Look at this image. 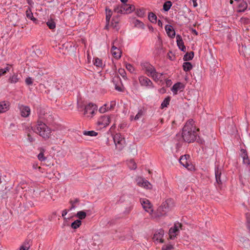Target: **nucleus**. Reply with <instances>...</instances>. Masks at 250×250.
<instances>
[{
	"instance_id": "f257e3e1",
	"label": "nucleus",
	"mask_w": 250,
	"mask_h": 250,
	"mask_svg": "<svg viewBox=\"0 0 250 250\" xmlns=\"http://www.w3.org/2000/svg\"><path fill=\"white\" fill-rule=\"evenodd\" d=\"M192 119L189 120L184 125L182 130V138L185 142L188 143L193 142L197 136L198 129L194 125Z\"/></svg>"
},
{
	"instance_id": "f03ea898",
	"label": "nucleus",
	"mask_w": 250,
	"mask_h": 250,
	"mask_svg": "<svg viewBox=\"0 0 250 250\" xmlns=\"http://www.w3.org/2000/svg\"><path fill=\"white\" fill-rule=\"evenodd\" d=\"M32 130L44 140H47L51 136L52 130L45 123L39 120L36 125L33 126Z\"/></svg>"
},
{
	"instance_id": "7ed1b4c3",
	"label": "nucleus",
	"mask_w": 250,
	"mask_h": 250,
	"mask_svg": "<svg viewBox=\"0 0 250 250\" xmlns=\"http://www.w3.org/2000/svg\"><path fill=\"white\" fill-rule=\"evenodd\" d=\"M143 68L145 70L146 74L151 77L154 81H159L163 75V73L157 72L153 66L149 63H144L142 65Z\"/></svg>"
},
{
	"instance_id": "20e7f679",
	"label": "nucleus",
	"mask_w": 250,
	"mask_h": 250,
	"mask_svg": "<svg viewBox=\"0 0 250 250\" xmlns=\"http://www.w3.org/2000/svg\"><path fill=\"white\" fill-rule=\"evenodd\" d=\"M134 10L135 6L133 5L127 4L126 3L117 5L114 8L115 12L122 14H129Z\"/></svg>"
},
{
	"instance_id": "39448f33",
	"label": "nucleus",
	"mask_w": 250,
	"mask_h": 250,
	"mask_svg": "<svg viewBox=\"0 0 250 250\" xmlns=\"http://www.w3.org/2000/svg\"><path fill=\"white\" fill-rule=\"evenodd\" d=\"M51 90L52 91L57 92L60 91L62 92L63 91L68 90V84L67 82L64 80H60L58 82H54L52 87Z\"/></svg>"
},
{
	"instance_id": "423d86ee",
	"label": "nucleus",
	"mask_w": 250,
	"mask_h": 250,
	"mask_svg": "<svg viewBox=\"0 0 250 250\" xmlns=\"http://www.w3.org/2000/svg\"><path fill=\"white\" fill-rule=\"evenodd\" d=\"M113 140L116 148L119 151L122 150L125 146V141L122 135L120 133H116L113 136Z\"/></svg>"
},
{
	"instance_id": "0eeeda50",
	"label": "nucleus",
	"mask_w": 250,
	"mask_h": 250,
	"mask_svg": "<svg viewBox=\"0 0 250 250\" xmlns=\"http://www.w3.org/2000/svg\"><path fill=\"white\" fill-rule=\"evenodd\" d=\"M170 201V200H167L163 202L162 205L158 208L156 211V216L157 217L162 216L166 214L169 208L168 202Z\"/></svg>"
},
{
	"instance_id": "6e6552de",
	"label": "nucleus",
	"mask_w": 250,
	"mask_h": 250,
	"mask_svg": "<svg viewBox=\"0 0 250 250\" xmlns=\"http://www.w3.org/2000/svg\"><path fill=\"white\" fill-rule=\"evenodd\" d=\"M97 110V105L90 103L85 106L84 114L87 117H92Z\"/></svg>"
},
{
	"instance_id": "1a4fd4ad",
	"label": "nucleus",
	"mask_w": 250,
	"mask_h": 250,
	"mask_svg": "<svg viewBox=\"0 0 250 250\" xmlns=\"http://www.w3.org/2000/svg\"><path fill=\"white\" fill-rule=\"evenodd\" d=\"M189 158V155L186 154L181 156L179 159L180 163L183 167H185L188 169H190L192 168V165L190 164Z\"/></svg>"
},
{
	"instance_id": "9d476101",
	"label": "nucleus",
	"mask_w": 250,
	"mask_h": 250,
	"mask_svg": "<svg viewBox=\"0 0 250 250\" xmlns=\"http://www.w3.org/2000/svg\"><path fill=\"white\" fill-rule=\"evenodd\" d=\"M136 181L137 182V185L140 187H143L146 189H151L152 188V186L147 180L145 179L139 177L136 178Z\"/></svg>"
},
{
	"instance_id": "9b49d317",
	"label": "nucleus",
	"mask_w": 250,
	"mask_h": 250,
	"mask_svg": "<svg viewBox=\"0 0 250 250\" xmlns=\"http://www.w3.org/2000/svg\"><path fill=\"white\" fill-rule=\"evenodd\" d=\"M110 123V117L107 115L102 116L99 118L97 125L101 126V127H105Z\"/></svg>"
},
{
	"instance_id": "f8f14e48",
	"label": "nucleus",
	"mask_w": 250,
	"mask_h": 250,
	"mask_svg": "<svg viewBox=\"0 0 250 250\" xmlns=\"http://www.w3.org/2000/svg\"><path fill=\"white\" fill-rule=\"evenodd\" d=\"M182 224L179 222L176 223L174 224V227L171 228L169 230V238L173 239L176 237L177 234L176 232L179 231V228H181Z\"/></svg>"
},
{
	"instance_id": "ddd939ff",
	"label": "nucleus",
	"mask_w": 250,
	"mask_h": 250,
	"mask_svg": "<svg viewBox=\"0 0 250 250\" xmlns=\"http://www.w3.org/2000/svg\"><path fill=\"white\" fill-rule=\"evenodd\" d=\"M139 81L140 84L143 86H146L148 87H153V83L151 80L144 76H140L139 78Z\"/></svg>"
},
{
	"instance_id": "4468645a",
	"label": "nucleus",
	"mask_w": 250,
	"mask_h": 250,
	"mask_svg": "<svg viewBox=\"0 0 250 250\" xmlns=\"http://www.w3.org/2000/svg\"><path fill=\"white\" fill-rule=\"evenodd\" d=\"M140 202L143 206L144 209L147 212H152V205L150 201L146 198L141 199Z\"/></svg>"
},
{
	"instance_id": "2eb2a0df",
	"label": "nucleus",
	"mask_w": 250,
	"mask_h": 250,
	"mask_svg": "<svg viewBox=\"0 0 250 250\" xmlns=\"http://www.w3.org/2000/svg\"><path fill=\"white\" fill-rule=\"evenodd\" d=\"M164 235V230L162 229H159L158 231L155 232L154 234L153 239L154 241L158 243H163V237Z\"/></svg>"
},
{
	"instance_id": "dca6fc26",
	"label": "nucleus",
	"mask_w": 250,
	"mask_h": 250,
	"mask_svg": "<svg viewBox=\"0 0 250 250\" xmlns=\"http://www.w3.org/2000/svg\"><path fill=\"white\" fill-rule=\"evenodd\" d=\"M240 156L243 159V162L244 164L250 165V160L249 159L248 153L246 149H241L240 150Z\"/></svg>"
},
{
	"instance_id": "f3484780",
	"label": "nucleus",
	"mask_w": 250,
	"mask_h": 250,
	"mask_svg": "<svg viewBox=\"0 0 250 250\" xmlns=\"http://www.w3.org/2000/svg\"><path fill=\"white\" fill-rule=\"evenodd\" d=\"M222 174V168L219 166H216L215 168V175L216 182L218 184H222V181L221 180V176Z\"/></svg>"
},
{
	"instance_id": "a211bd4d",
	"label": "nucleus",
	"mask_w": 250,
	"mask_h": 250,
	"mask_svg": "<svg viewBox=\"0 0 250 250\" xmlns=\"http://www.w3.org/2000/svg\"><path fill=\"white\" fill-rule=\"evenodd\" d=\"M111 51L113 56L115 58L119 59L121 58L122 54L121 51L114 44L112 46Z\"/></svg>"
},
{
	"instance_id": "6ab92c4d",
	"label": "nucleus",
	"mask_w": 250,
	"mask_h": 250,
	"mask_svg": "<svg viewBox=\"0 0 250 250\" xmlns=\"http://www.w3.org/2000/svg\"><path fill=\"white\" fill-rule=\"evenodd\" d=\"M184 88L183 84L180 83L178 82L175 83L172 87L171 88V91L173 92L174 94L176 95L177 94L178 91L181 90L182 89Z\"/></svg>"
},
{
	"instance_id": "aec40b11",
	"label": "nucleus",
	"mask_w": 250,
	"mask_h": 250,
	"mask_svg": "<svg viewBox=\"0 0 250 250\" xmlns=\"http://www.w3.org/2000/svg\"><path fill=\"white\" fill-rule=\"evenodd\" d=\"M165 30L167 35L170 38H173L175 35V32L172 27L170 25H166Z\"/></svg>"
},
{
	"instance_id": "412c9836",
	"label": "nucleus",
	"mask_w": 250,
	"mask_h": 250,
	"mask_svg": "<svg viewBox=\"0 0 250 250\" xmlns=\"http://www.w3.org/2000/svg\"><path fill=\"white\" fill-rule=\"evenodd\" d=\"M20 80V78L18 77L17 73H14L12 76H10L8 79V82L11 83H16Z\"/></svg>"
},
{
	"instance_id": "4be33fe9",
	"label": "nucleus",
	"mask_w": 250,
	"mask_h": 250,
	"mask_svg": "<svg viewBox=\"0 0 250 250\" xmlns=\"http://www.w3.org/2000/svg\"><path fill=\"white\" fill-rule=\"evenodd\" d=\"M21 115L22 117H26L29 116L30 112V109L28 106H22L21 108Z\"/></svg>"
},
{
	"instance_id": "5701e85b",
	"label": "nucleus",
	"mask_w": 250,
	"mask_h": 250,
	"mask_svg": "<svg viewBox=\"0 0 250 250\" xmlns=\"http://www.w3.org/2000/svg\"><path fill=\"white\" fill-rule=\"evenodd\" d=\"M9 104L5 102H0V113L6 112L8 110Z\"/></svg>"
},
{
	"instance_id": "b1692460",
	"label": "nucleus",
	"mask_w": 250,
	"mask_h": 250,
	"mask_svg": "<svg viewBox=\"0 0 250 250\" xmlns=\"http://www.w3.org/2000/svg\"><path fill=\"white\" fill-rule=\"evenodd\" d=\"M26 16L28 19L33 21L34 22H35L37 21V19L33 16L31 8L29 7L26 11Z\"/></svg>"
},
{
	"instance_id": "393cba45",
	"label": "nucleus",
	"mask_w": 250,
	"mask_h": 250,
	"mask_svg": "<svg viewBox=\"0 0 250 250\" xmlns=\"http://www.w3.org/2000/svg\"><path fill=\"white\" fill-rule=\"evenodd\" d=\"M132 23L134 26L140 29L144 28V24L139 20H134L132 21Z\"/></svg>"
},
{
	"instance_id": "a878e982",
	"label": "nucleus",
	"mask_w": 250,
	"mask_h": 250,
	"mask_svg": "<svg viewBox=\"0 0 250 250\" xmlns=\"http://www.w3.org/2000/svg\"><path fill=\"white\" fill-rule=\"evenodd\" d=\"M183 68L185 71L188 72L192 68V65L189 62H185L183 63Z\"/></svg>"
},
{
	"instance_id": "bb28decb",
	"label": "nucleus",
	"mask_w": 250,
	"mask_h": 250,
	"mask_svg": "<svg viewBox=\"0 0 250 250\" xmlns=\"http://www.w3.org/2000/svg\"><path fill=\"white\" fill-rule=\"evenodd\" d=\"M194 57V52L190 51V52L187 53L183 57V60L185 61H190L193 59Z\"/></svg>"
},
{
	"instance_id": "cd10ccee",
	"label": "nucleus",
	"mask_w": 250,
	"mask_h": 250,
	"mask_svg": "<svg viewBox=\"0 0 250 250\" xmlns=\"http://www.w3.org/2000/svg\"><path fill=\"white\" fill-rule=\"evenodd\" d=\"M148 20L151 22L153 23L157 22V16L153 13H149L148 15Z\"/></svg>"
},
{
	"instance_id": "c85d7f7f",
	"label": "nucleus",
	"mask_w": 250,
	"mask_h": 250,
	"mask_svg": "<svg viewBox=\"0 0 250 250\" xmlns=\"http://www.w3.org/2000/svg\"><path fill=\"white\" fill-rule=\"evenodd\" d=\"M176 39L177 44L179 48L185 45L182 38L180 35H177L176 37Z\"/></svg>"
},
{
	"instance_id": "c756f323",
	"label": "nucleus",
	"mask_w": 250,
	"mask_h": 250,
	"mask_svg": "<svg viewBox=\"0 0 250 250\" xmlns=\"http://www.w3.org/2000/svg\"><path fill=\"white\" fill-rule=\"evenodd\" d=\"M42 118L44 121L46 122L47 123H51L53 121V117L52 115L47 113L44 114Z\"/></svg>"
},
{
	"instance_id": "7c9ffc66",
	"label": "nucleus",
	"mask_w": 250,
	"mask_h": 250,
	"mask_svg": "<svg viewBox=\"0 0 250 250\" xmlns=\"http://www.w3.org/2000/svg\"><path fill=\"white\" fill-rule=\"evenodd\" d=\"M46 24L50 29H54L56 27V23L52 19L49 20L46 22Z\"/></svg>"
},
{
	"instance_id": "2f4dec72",
	"label": "nucleus",
	"mask_w": 250,
	"mask_h": 250,
	"mask_svg": "<svg viewBox=\"0 0 250 250\" xmlns=\"http://www.w3.org/2000/svg\"><path fill=\"white\" fill-rule=\"evenodd\" d=\"M83 134L85 136H89L91 137L96 136L98 135V133L95 131H86L84 130L83 132Z\"/></svg>"
},
{
	"instance_id": "473e14b6",
	"label": "nucleus",
	"mask_w": 250,
	"mask_h": 250,
	"mask_svg": "<svg viewBox=\"0 0 250 250\" xmlns=\"http://www.w3.org/2000/svg\"><path fill=\"white\" fill-rule=\"evenodd\" d=\"M172 6V2L170 1H167L163 5V9L165 11H168Z\"/></svg>"
},
{
	"instance_id": "72a5a7b5",
	"label": "nucleus",
	"mask_w": 250,
	"mask_h": 250,
	"mask_svg": "<svg viewBox=\"0 0 250 250\" xmlns=\"http://www.w3.org/2000/svg\"><path fill=\"white\" fill-rule=\"evenodd\" d=\"M76 216L79 219V220H82L85 218L86 214L84 211H79L77 213Z\"/></svg>"
},
{
	"instance_id": "f704fd0d",
	"label": "nucleus",
	"mask_w": 250,
	"mask_h": 250,
	"mask_svg": "<svg viewBox=\"0 0 250 250\" xmlns=\"http://www.w3.org/2000/svg\"><path fill=\"white\" fill-rule=\"evenodd\" d=\"M127 165L130 169H135L137 167L136 163L133 160H130L127 162Z\"/></svg>"
},
{
	"instance_id": "c9c22d12",
	"label": "nucleus",
	"mask_w": 250,
	"mask_h": 250,
	"mask_svg": "<svg viewBox=\"0 0 250 250\" xmlns=\"http://www.w3.org/2000/svg\"><path fill=\"white\" fill-rule=\"evenodd\" d=\"M82 222L80 220H76L72 223L71 226L74 229L78 228L81 225Z\"/></svg>"
},
{
	"instance_id": "e433bc0d",
	"label": "nucleus",
	"mask_w": 250,
	"mask_h": 250,
	"mask_svg": "<svg viewBox=\"0 0 250 250\" xmlns=\"http://www.w3.org/2000/svg\"><path fill=\"white\" fill-rule=\"evenodd\" d=\"M170 98L169 97L166 98L161 104V108H164L167 106L170 102Z\"/></svg>"
},
{
	"instance_id": "4c0bfd02",
	"label": "nucleus",
	"mask_w": 250,
	"mask_h": 250,
	"mask_svg": "<svg viewBox=\"0 0 250 250\" xmlns=\"http://www.w3.org/2000/svg\"><path fill=\"white\" fill-rule=\"evenodd\" d=\"M246 226L247 229H248L249 232L250 233V213H246Z\"/></svg>"
},
{
	"instance_id": "58836bf2",
	"label": "nucleus",
	"mask_w": 250,
	"mask_h": 250,
	"mask_svg": "<svg viewBox=\"0 0 250 250\" xmlns=\"http://www.w3.org/2000/svg\"><path fill=\"white\" fill-rule=\"evenodd\" d=\"M94 64L97 67H102L103 65V62L102 60L96 58L93 60Z\"/></svg>"
},
{
	"instance_id": "ea45409f",
	"label": "nucleus",
	"mask_w": 250,
	"mask_h": 250,
	"mask_svg": "<svg viewBox=\"0 0 250 250\" xmlns=\"http://www.w3.org/2000/svg\"><path fill=\"white\" fill-rule=\"evenodd\" d=\"M30 248V244L29 241H26L24 242L23 245L21 246V250H28Z\"/></svg>"
},
{
	"instance_id": "a19ab883",
	"label": "nucleus",
	"mask_w": 250,
	"mask_h": 250,
	"mask_svg": "<svg viewBox=\"0 0 250 250\" xmlns=\"http://www.w3.org/2000/svg\"><path fill=\"white\" fill-rule=\"evenodd\" d=\"M135 14L139 17H143L145 14L144 9H137L135 11Z\"/></svg>"
},
{
	"instance_id": "79ce46f5",
	"label": "nucleus",
	"mask_w": 250,
	"mask_h": 250,
	"mask_svg": "<svg viewBox=\"0 0 250 250\" xmlns=\"http://www.w3.org/2000/svg\"><path fill=\"white\" fill-rule=\"evenodd\" d=\"M38 158L40 161H44L46 159V158L44 156L43 150L38 154Z\"/></svg>"
},
{
	"instance_id": "37998d69",
	"label": "nucleus",
	"mask_w": 250,
	"mask_h": 250,
	"mask_svg": "<svg viewBox=\"0 0 250 250\" xmlns=\"http://www.w3.org/2000/svg\"><path fill=\"white\" fill-rule=\"evenodd\" d=\"M118 72L120 74V75L125 80L127 79L126 76V72H125V70L124 69H123V68H120V69H119Z\"/></svg>"
},
{
	"instance_id": "c03bdc74",
	"label": "nucleus",
	"mask_w": 250,
	"mask_h": 250,
	"mask_svg": "<svg viewBox=\"0 0 250 250\" xmlns=\"http://www.w3.org/2000/svg\"><path fill=\"white\" fill-rule=\"evenodd\" d=\"M244 247L248 248L250 247V241L249 239L244 237L243 238Z\"/></svg>"
},
{
	"instance_id": "a18cd8bd",
	"label": "nucleus",
	"mask_w": 250,
	"mask_h": 250,
	"mask_svg": "<svg viewBox=\"0 0 250 250\" xmlns=\"http://www.w3.org/2000/svg\"><path fill=\"white\" fill-rule=\"evenodd\" d=\"M25 82L26 85H31L33 84V79L30 77H27L25 79Z\"/></svg>"
},
{
	"instance_id": "49530a36",
	"label": "nucleus",
	"mask_w": 250,
	"mask_h": 250,
	"mask_svg": "<svg viewBox=\"0 0 250 250\" xmlns=\"http://www.w3.org/2000/svg\"><path fill=\"white\" fill-rule=\"evenodd\" d=\"M173 249V245L171 244H168L167 245H164L162 247V250H171Z\"/></svg>"
},
{
	"instance_id": "de8ad7c7",
	"label": "nucleus",
	"mask_w": 250,
	"mask_h": 250,
	"mask_svg": "<svg viewBox=\"0 0 250 250\" xmlns=\"http://www.w3.org/2000/svg\"><path fill=\"white\" fill-rule=\"evenodd\" d=\"M250 19L247 18H242L240 19V21L242 24H248L250 22Z\"/></svg>"
},
{
	"instance_id": "09e8293b",
	"label": "nucleus",
	"mask_w": 250,
	"mask_h": 250,
	"mask_svg": "<svg viewBox=\"0 0 250 250\" xmlns=\"http://www.w3.org/2000/svg\"><path fill=\"white\" fill-rule=\"evenodd\" d=\"M126 68L131 73H132L134 70V67L130 63H127L126 64Z\"/></svg>"
},
{
	"instance_id": "8fccbe9b",
	"label": "nucleus",
	"mask_w": 250,
	"mask_h": 250,
	"mask_svg": "<svg viewBox=\"0 0 250 250\" xmlns=\"http://www.w3.org/2000/svg\"><path fill=\"white\" fill-rule=\"evenodd\" d=\"M106 21H109L110 20V19L111 17V15H112L111 11L110 10H109L108 12L107 9L106 8Z\"/></svg>"
},
{
	"instance_id": "3c124183",
	"label": "nucleus",
	"mask_w": 250,
	"mask_h": 250,
	"mask_svg": "<svg viewBox=\"0 0 250 250\" xmlns=\"http://www.w3.org/2000/svg\"><path fill=\"white\" fill-rule=\"evenodd\" d=\"M11 66H12L11 65L7 64L6 65V66L4 68H2L4 75L7 72H9L10 71Z\"/></svg>"
},
{
	"instance_id": "603ef678",
	"label": "nucleus",
	"mask_w": 250,
	"mask_h": 250,
	"mask_svg": "<svg viewBox=\"0 0 250 250\" xmlns=\"http://www.w3.org/2000/svg\"><path fill=\"white\" fill-rule=\"evenodd\" d=\"M11 66H12L11 65L7 64L6 65V66L4 68H2L4 75L7 72H9L10 71Z\"/></svg>"
},
{
	"instance_id": "864d4df0",
	"label": "nucleus",
	"mask_w": 250,
	"mask_h": 250,
	"mask_svg": "<svg viewBox=\"0 0 250 250\" xmlns=\"http://www.w3.org/2000/svg\"><path fill=\"white\" fill-rule=\"evenodd\" d=\"M27 140L30 142H33L35 141V139L33 137H32L30 134H28L27 135Z\"/></svg>"
},
{
	"instance_id": "5fc2aeb1",
	"label": "nucleus",
	"mask_w": 250,
	"mask_h": 250,
	"mask_svg": "<svg viewBox=\"0 0 250 250\" xmlns=\"http://www.w3.org/2000/svg\"><path fill=\"white\" fill-rule=\"evenodd\" d=\"M116 105V103L114 101H111V103H110V107H107V109H111V108H113L114 107V106H115Z\"/></svg>"
},
{
	"instance_id": "6e6d98bb",
	"label": "nucleus",
	"mask_w": 250,
	"mask_h": 250,
	"mask_svg": "<svg viewBox=\"0 0 250 250\" xmlns=\"http://www.w3.org/2000/svg\"><path fill=\"white\" fill-rule=\"evenodd\" d=\"M197 1V0H190V3L192 4L193 6L194 7H196L198 5Z\"/></svg>"
},
{
	"instance_id": "4d7b16f0",
	"label": "nucleus",
	"mask_w": 250,
	"mask_h": 250,
	"mask_svg": "<svg viewBox=\"0 0 250 250\" xmlns=\"http://www.w3.org/2000/svg\"><path fill=\"white\" fill-rule=\"evenodd\" d=\"M141 116H142V113H141V112H139L136 115L134 119L135 120H137L139 119L141 117Z\"/></svg>"
},
{
	"instance_id": "13d9d810",
	"label": "nucleus",
	"mask_w": 250,
	"mask_h": 250,
	"mask_svg": "<svg viewBox=\"0 0 250 250\" xmlns=\"http://www.w3.org/2000/svg\"><path fill=\"white\" fill-rule=\"evenodd\" d=\"M79 202V200L78 199L76 198L74 200H70V203L71 204H75L78 203Z\"/></svg>"
},
{
	"instance_id": "bf43d9fd",
	"label": "nucleus",
	"mask_w": 250,
	"mask_h": 250,
	"mask_svg": "<svg viewBox=\"0 0 250 250\" xmlns=\"http://www.w3.org/2000/svg\"><path fill=\"white\" fill-rule=\"evenodd\" d=\"M244 8L243 9H240L239 10V11L240 12H243L245 11V10L247 8V4L246 3H244L243 4V5Z\"/></svg>"
},
{
	"instance_id": "052dcab7",
	"label": "nucleus",
	"mask_w": 250,
	"mask_h": 250,
	"mask_svg": "<svg viewBox=\"0 0 250 250\" xmlns=\"http://www.w3.org/2000/svg\"><path fill=\"white\" fill-rule=\"evenodd\" d=\"M5 194H7L6 197H11L12 195V191H7L6 192H5Z\"/></svg>"
},
{
	"instance_id": "680f3d73",
	"label": "nucleus",
	"mask_w": 250,
	"mask_h": 250,
	"mask_svg": "<svg viewBox=\"0 0 250 250\" xmlns=\"http://www.w3.org/2000/svg\"><path fill=\"white\" fill-rule=\"evenodd\" d=\"M191 32H192L193 34H194L195 36L198 35V32H197V31H196L195 29H193V28H192V29H191Z\"/></svg>"
},
{
	"instance_id": "e2e57ef3",
	"label": "nucleus",
	"mask_w": 250,
	"mask_h": 250,
	"mask_svg": "<svg viewBox=\"0 0 250 250\" xmlns=\"http://www.w3.org/2000/svg\"><path fill=\"white\" fill-rule=\"evenodd\" d=\"M67 210L64 209V210H62V217H64V216H65L67 214Z\"/></svg>"
},
{
	"instance_id": "0e129e2a",
	"label": "nucleus",
	"mask_w": 250,
	"mask_h": 250,
	"mask_svg": "<svg viewBox=\"0 0 250 250\" xmlns=\"http://www.w3.org/2000/svg\"><path fill=\"white\" fill-rule=\"evenodd\" d=\"M106 111V109H105V108L101 107V108L99 109V111H100V112H101V113L105 112Z\"/></svg>"
},
{
	"instance_id": "69168bd1",
	"label": "nucleus",
	"mask_w": 250,
	"mask_h": 250,
	"mask_svg": "<svg viewBox=\"0 0 250 250\" xmlns=\"http://www.w3.org/2000/svg\"><path fill=\"white\" fill-rule=\"evenodd\" d=\"M179 48L183 52H186V48L185 45H183V46L180 47Z\"/></svg>"
},
{
	"instance_id": "338daca9",
	"label": "nucleus",
	"mask_w": 250,
	"mask_h": 250,
	"mask_svg": "<svg viewBox=\"0 0 250 250\" xmlns=\"http://www.w3.org/2000/svg\"><path fill=\"white\" fill-rule=\"evenodd\" d=\"M115 89L119 91H122V88L120 86H117V85H115Z\"/></svg>"
},
{
	"instance_id": "774afa93",
	"label": "nucleus",
	"mask_w": 250,
	"mask_h": 250,
	"mask_svg": "<svg viewBox=\"0 0 250 250\" xmlns=\"http://www.w3.org/2000/svg\"><path fill=\"white\" fill-rule=\"evenodd\" d=\"M158 25L159 26H160L161 27H163V23L160 20H159L158 21Z\"/></svg>"
}]
</instances>
